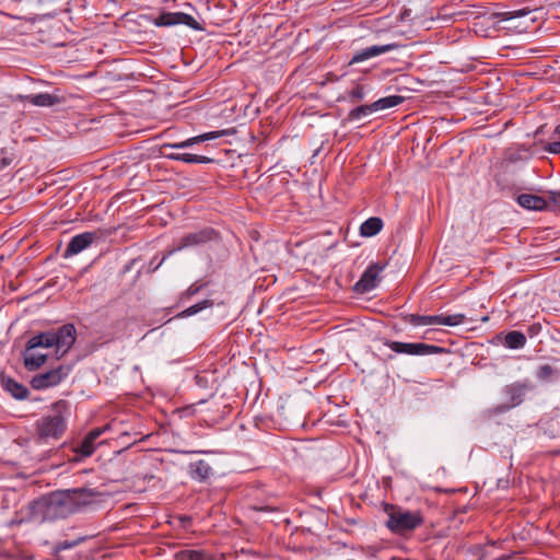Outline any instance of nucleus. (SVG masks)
Here are the masks:
<instances>
[{
    "mask_svg": "<svg viewBox=\"0 0 560 560\" xmlns=\"http://www.w3.org/2000/svg\"><path fill=\"white\" fill-rule=\"evenodd\" d=\"M69 404L66 400H58L52 404L51 413L43 416L35 422V438L38 442L59 440L67 428V416Z\"/></svg>",
    "mask_w": 560,
    "mask_h": 560,
    "instance_id": "2",
    "label": "nucleus"
},
{
    "mask_svg": "<svg viewBox=\"0 0 560 560\" xmlns=\"http://www.w3.org/2000/svg\"><path fill=\"white\" fill-rule=\"evenodd\" d=\"M105 431V428H96L91 430L84 439L74 446L73 451L81 455L82 457L91 456L96 448V440L102 435Z\"/></svg>",
    "mask_w": 560,
    "mask_h": 560,
    "instance_id": "14",
    "label": "nucleus"
},
{
    "mask_svg": "<svg viewBox=\"0 0 560 560\" xmlns=\"http://www.w3.org/2000/svg\"><path fill=\"white\" fill-rule=\"evenodd\" d=\"M177 12H164L159 18L153 20L155 26H172L177 25Z\"/></svg>",
    "mask_w": 560,
    "mask_h": 560,
    "instance_id": "28",
    "label": "nucleus"
},
{
    "mask_svg": "<svg viewBox=\"0 0 560 560\" xmlns=\"http://www.w3.org/2000/svg\"><path fill=\"white\" fill-rule=\"evenodd\" d=\"M517 203L527 209V210H536L542 211L547 209V202L545 197L532 195V194H521L517 196Z\"/></svg>",
    "mask_w": 560,
    "mask_h": 560,
    "instance_id": "18",
    "label": "nucleus"
},
{
    "mask_svg": "<svg viewBox=\"0 0 560 560\" xmlns=\"http://www.w3.org/2000/svg\"><path fill=\"white\" fill-rule=\"evenodd\" d=\"M530 13H533V10H529L528 8H523V9H518V10L503 12L501 14V16H502L503 21H509V20H513V19L527 16Z\"/></svg>",
    "mask_w": 560,
    "mask_h": 560,
    "instance_id": "32",
    "label": "nucleus"
},
{
    "mask_svg": "<svg viewBox=\"0 0 560 560\" xmlns=\"http://www.w3.org/2000/svg\"><path fill=\"white\" fill-rule=\"evenodd\" d=\"M400 47L397 43H388L383 45H373L361 50H358L353 54L352 58L349 61V65L359 63L365 61L368 59L377 57L382 54H386L393 50H396Z\"/></svg>",
    "mask_w": 560,
    "mask_h": 560,
    "instance_id": "12",
    "label": "nucleus"
},
{
    "mask_svg": "<svg viewBox=\"0 0 560 560\" xmlns=\"http://www.w3.org/2000/svg\"><path fill=\"white\" fill-rule=\"evenodd\" d=\"M71 372L70 365H59L47 372L38 373L31 378V386L35 390H43L59 385Z\"/></svg>",
    "mask_w": 560,
    "mask_h": 560,
    "instance_id": "7",
    "label": "nucleus"
},
{
    "mask_svg": "<svg viewBox=\"0 0 560 560\" xmlns=\"http://www.w3.org/2000/svg\"><path fill=\"white\" fill-rule=\"evenodd\" d=\"M68 491L71 499H73L75 512L93 503L94 499L100 494L96 490L85 487L68 489Z\"/></svg>",
    "mask_w": 560,
    "mask_h": 560,
    "instance_id": "15",
    "label": "nucleus"
},
{
    "mask_svg": "<svg viewBox=\"0 0 560 560\" xmlns=\"http://www.w3.org/2000/svg\"><path fill=\"white\" fill-rule=\"evenodd\" d=\"M205 287V284L202 283H198V282H195L192 283L180 296V300L182 301H185V300H189L191 296L196 295L197 293H199L202 288Z\"/></svg>",
    "mask_w": 560,
    "mask_h": 560,
    "instance_id": "34",
    "label": "nucleus"
},
{
    "mask_svg": "<svg viewBox=\"0 0 560 560\" xmlns=\"http://www.w3.org/2000/svg\"><path fill=\"white\" fill-rule=\"evenodd\" d=\"M26 98L31 104L40 107H49L58 103V97L49 93L28 95Z\"/></svg>",
    "mask_w": 560,
    "mask_h": 560,
    "instance_id": "22",
    "label": "nucleus"
},
{
    "mask_svg": "<svg viewBox=\"0 0 560 560\" xmlns=\"http://www.w3.org/2000/svg\"><path fill=\"white\" fill-rule=\"evenodd\" d=\"M365 97V86L362 84H355L349 92L348 98L351 103H358Z\"/></svg>",
    "mask_w": 560,
    "mask_h": 560,
    "instance_id": "30",
    "label": "nucleus"
},
{
    "mask_svg": "<svg viewBox=\"0 0 560 560\" xmlns=\"http://www.w3.org/2000/svg\"><path fill=\"white\" fill-rule=\"evenodd\" d=\"M549 211H560V192L550 191L545 198Z\"/></svg>",
    "mask_w": 560,
    "mask_h": 560,
    "instance_id": "31",
    "label": "nucleus"
},
{
    "mask_svg": "<svg viewBox=\"0 0 560 560\" xmlns=\"http://www.w3.org/2000/svg\"><path fill=\"white\" fill-rule=\"evenodd\" d=\"M77 542H65L63 548H71L74 547Z\"/></svg>",
    "mask_w": 560,
    "mask_h": 560,
    "instance_id": "38",
    "label": "nucleus"
},
{
    "mask_svg": "<svg viewBox=\"0 0 560 560\" xmlns=\"http://www.w3.org/2000/svg\"><path fill=\"white\" fill-rule=\"evenodd\" d=\"M276 495H268L266 502H255L249 505V509L257 512H278L280 508L275 504Z\"/></svg>",
    "mask_w": 560,
    "mask_h": 560,
    "instance_id": "25",
    "label": "nucleus"
},
{
    "mask_svg": "<svg viewBox=\"0 0 560 560\" xmlns=\"http://www.w3.org/2000/svg\"><path fill=\"white\" fill-rule=\"evenodd\" d=\"M385 264L373 262L371 264L360 280L354 284V291L358 293H368L376 288L380 273L384 270Z\"/></svg>",
    "mask_w": 560,
    "mask_h": 560,
    "instance_id": "10",
    "label": "nucleus"
},
{
    "mask_svg": "<svg viewBox=\"0 0 560 560\" xmlns=\"http://www.w3.org/2000/svg\"><path fill=\"white\" fill-rule=\"evenodd\" d=\"M13 162V156L8 155L5 150H1V159H0V171L4 170Z\"/></svg>",
    "mask_w": 560,
    "mask_h": 560,
    "instance_id": "37",
    "label": "nucleus"
},
{
    "mask_svg": "<svg viewBox=\"0 0 560 560\" xmlns=\"http://www.w3.org/2000/svg\"><path fill=\"white\" fill-rule=\"evenodd\" d=\"M385 511L388 514L386 526L394 534L405 535L424 523L421 511L404 510L390 504H386Z\"/></svg>",
    "mask_w": 560,
    "mask_h": 560,
    "instance_id": "3",
    "label": "nucleus"
},
{
    "mask_svg": "<svg viewBox=\"0 0 560 560\" xmlns=\"http://www.w3.org/2000/svg\"><path fill=\"white\" fill-rule=\"evenodd\" d=\"M382 219L377 217H371L361 224L360 233L362 236L371 237L376 235L382 230Z\"/></svg>",
    "mask_w": 560,
    "mask_h": 560,
    "instance_id": "21",
    "label": "nucleus"
},
{
    "mask_svg": "<svg viewBox=\"0 0 560 560\" xmlns=\"http://www.w3.org/2000/svg\"><path fill=\"white\" fill-rule=\"evenodd\" d=\"M189 475L194 480L205 481L212 474L211 466L203 459L189 464Z\"/></svg>",
    "mask_w": 560,
    "mask_h": 560,
    "instance_id": "19",
    "label": "nucleus"
},
{
    "mask_svg": "<svg viewBox=\"0 0 560 560\" xmlns=\"http://www.w3.org/2000/svg\"><path fill=\"white\" fill-rule=\"evenodd\" d=\"M176 18H177V20H176L177 24H185L191 28L200 30V26L194 16H191L187 13L177 12Z\"/></svg>",
    "mask_w": 560,
    "mask_h": 560,
    "instance_id": "33",
    "label": "nucleus"
},
{
    "mask_svg": "<svg viewBox=\"0 0 560 560\" xmlns=\"http://www.w3.org/2000/svg\"><path fill=\"white\" fill-rule=\"evenodd\" d=\"M504 343L510 349H521L526 343V337L521 331L512 330L505 335Z\"/></svg>",
    "mask_w": 560,
    "mask_h": 560,
    "instance_id": "23",
    "label": "nucleus"
},
{
    "mask_svg": "<svg viewBox=\"0 0 560 560\" xmlns=\"http://www.w3.org/2000/svg\"><path fill=\"white\" fill-rule=\"evenodd\" d=\"M218 237V233L212 228H205L197 232H191L184 235L176 246L170 250V254L176 253L178 250H183L189 247H196L203 244H207Z\"/></svg>",
    "mask_w": 560,
    "mask_h": 560,
    "instance_id": "9",
    "label": "nucleus"
},
{
    "mask_svg": "<svg viewBox=\"0 0 560 560\" xmlns=\"http://www.w3.org/2000/svg\"><path fill=\"white\" fill-rule=\"evenodd\" d=\"M77 329L73 324H65L57 329L39 332L27 340L28 349L56 347L58 358H62L74 345Z\"/></svg>",
    "mask_w": 560,
    "mask_h": 560,
    "instance_id": "1",
    "label": "nucleus"
},
{
    "mask_svg": "<svg viewBox=\"0 0 560 560\" xmlns=\"http://www.w3.org/2000/svg\"><path fill=\"white\" fill-rule=\"evenodd\" d=\"M213 301L212 300H203L199 303H196L195 305H191L189 307H187L186 310H184L183 312H180L177 317L179 318H184V317H189V316H192L199 312H201L202 310H206V308H209V307H212L213 306Z\"/></svg>",
    "mask_w": 560,
    "mask_h": 560,
    "instance_id": "26",
    "label": "nucleus"
},
{
    "mask_svg": "<svg viewBox=\"0 0 560 560\" xmlns=\"http://www.w3.org/2000/svg\"><path fill=\"white\" fill-rule=\"evenodd\" d=\"M436 318L435 325H445V326H458L463 324L466 319V316L462 313L453 314V315H434Z\"/></svg>",
    "mask_w": 560,
    "mask_h": 560,
    "instance_id": "24",
    "label": "nucleus"
},
{
    "mask_svg": "<svg viewBox=\"0 0 560 560\" xmlns=\"http://www.w3.org/2000/svg\"><path fill=\"white\" fill-rule=\"evenodd\" d=\"M555 132L560 137V125L556 127ZM545 151L552 154H560V141H552L545 145Z\"/></svg>",
    "mask_w": 560,
    "mask_h": 560,
    "instance_id": "35",
    "label": "nucleus"
},
{
    "mask_svg": "<svg viewBox=\"0 0 560 560\" xmlns=\"http://www.w3.org/2000/svg\"><path fill=\"white\" fill-rule=\"evenodd\" d=\"M407 322L413 326H428L435 325L436 318L434 315L409 314L407 316Z\"/></svg>",
    "mask_w": 560,
    "mask_h": 560,
    "instance_id": "27",
    "label": "nucleus"
},
{
    "mask_svg": "<svg viewBox=\"0 0 560 560\" xmlns=\"http://www.w3.org/2000/svg\"><path fill=\"white\" fill-rule=\"evenodd\" d=\"M555 373V370L551 365L549 364H544V365H540L538 368V371H537V376L540 378V380H547L549 378L551 375H553Z\"/></svg>",
    "mask_w": 560,
    "mask_h": 560,
    "instance_id": "36",
    "label": "nucleus"
},
{
    "mask_svg": "<svg viewBox=\"0 0 560 560\" xmlns=\"http://www.w3.org/2000/svg\"><path fill=\"white\" fill-rule=\"evenodd\" d=\"M165 158L172 161H180L188 164H209L213 162V159L211 158L191 153L165 154Z\"/></svg>",
    "mask_w": 560,
    "mask_h": 560,
    "instance_id": "20",
    "label": "nucleus"
},
{
    "mask_svg": "<svg viewBox=\"0 0 560 560\" xmlns=\"http://www.w3.org/2000/svg\"><path fill=\"white\" fill-rule=\"evenodd\" d=\"M182 555L187 560H214V557L205 550H184Z\"/></svg>",
    "mask_w": 560,
    "mask_h": 560,
    "instance_id": "29",
    "label": "nucleus"
},
{
    "mask_svg": "<svg viewBox=\"0 0 560 560\" xmlns=\"http://www.w3.org/2000/svg\"><path fill=\"white\" fill-rule=\"evenodd\" d=\"M226 135H229L228 130H219V131L206 132V133H202V135H199L196 137H191L185 141H180V142H176V143H164L161 145V153L165 158V154H175L174 151L166 152L167 149H185V148H189L194 144H197V143H200L203 141H208V140H214V139H218V138L226 136Z\"/></svg>",
    "mask_w": 560,
    "mask_h": 560,
    "instance_id": "11",
    "label": "nucleus"
},
{
    "mask_svg": "<svg viewBox=\"0 0 560 560\" xmlns=\"http://www.w3.org/2000/svg\"><path fill=\"white\" fill-rule=\"evenodd\" d=\"M47 359V354L37 352L36 349H28L26 343L23 352V363L27 371H37L46 363Z\"/></svg>",
    "mask_w": 560,
    "mask_h": 560,
    "instance_id": "16",
    "label": "nucleus"
},
{
    "mask_svg": "<svg viewBox=\"0 0 560 560\" xmlns=\"http://www.w3.org/2000/svg\"><path fill=\"white\" fill-rule=\"evenodd\" d=\"M390 350L399 354L408 355H430L444 352V348L422 342H400L386 340L384 342Z\"/></svg>",
    "mask_w": 560,
    "mask_h": 560,
    "instance_id": "8",
    "label": "nucleus"
},
{
    "mask_svg": "<svg viewBox=\"0 0 560 560\" xmlns=\"http://www.w3.org/2000/svg\"><path fill=\"white\" fill-rule=\"evenodd\" d=\"M96 240L94 232H84L71 238L66 250L65 257L77 255L88 248Z\"/></svg>",
    "mask_w": 560,
    "mask_h": 560,
    "instance_id": "13",
    "label": "nucleus"
},
{
    "mask_svg": "<svg viewBox=\"0 0 560 560\" xmlns=\"http://www.w3.org/2000/svg\"><path fill=\"white\" fill-rule=\"evenodd\" d=\"M405 101L404 96L400 95H389L386 97H382L371 104L360 105L353 109H351L348 114V119L359 120L362 117L369 116L375 112L388 109L395 106H398Z\"/></svg>",
    "mask_w": 560,
    "mask_h": 560,
    "instance_id": "6",
    "label": "nucleus"
},
{
    "mask_svg": "<svg viewBox=\"0 0 560 560\" xmlns=\"http://www.w3.org/2000/svg\"><path fill=\"white\" fill-rule=\"evenodd\" d=\"M1 385L16 399H25L28 396V389L21 383L16 382L12 377L0 375Z\"/></svg>",
    "mask_w": 560,
    "mask_h": 560,
    "instance_id": "17",
    "label": "nucleus"
},
{
    "mask_svg": "<svg viewBox=\"0 0 560 560\" xmlns=\"http://www.w3.org/2000/svg\"><path fill=\"white\" fill-rule=\"evenodd\" d=\"M533 388V385L529 382H515L509 385H505L502 388V395L504 397V402L497 405L487 410L489 416H497L500 413H504L511 410L514 407L520 406L527 394L528 390Z\"/></svg>",
    "mask_w": 560,
    "mask_h": 560,
    "instance_id": "5",
    "label": "nucleus"
},
{
    "mask_svg": "<svg viewBox=\"0 0 560 560\" xmlns=\"http://www.w3.org/2000/svg\"><path fill=\"white\" fill-rule=\"evenodd\" d=\"M40 505L47 520L65 518L77 513L68 489L50 493L40 501Z\"/></svg>",
    "mask_w": 560,
    "mask_h": 560,
    "instance_id": "4",
    "label": "nucleus"
}]
</instances>
